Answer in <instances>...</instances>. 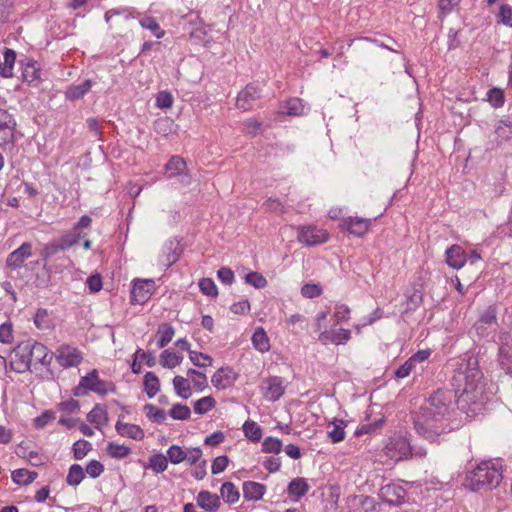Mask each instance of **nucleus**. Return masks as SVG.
Here are the masks:
<instances>
[{
    "mask_svg": "<svg viewBox=\"0 0 512 512\" xmlns=\"http://www.w3.org/2000/svg\"><path fill=\"white\" fill-rule=\"evenodd\" d=\"M456 392L450 389L434 391L413 415L416 432L428 440L435 442L443 435L458 429Z\"/></svg>",
    "mask_w": 512,
    "mask_h": 512,
    "instance_id": "nucleus-1",
    "label": "nucleus"
},
{
    "mask_svg": "<svg viewBox=\"0 0 512 512\" xmlns=\"http://www.w3.org/2000/svg\"><path fill=\"white\" fill-rule=\"evenodd\" d=\"M452 385L457 390L462 389L458 396V408L468 417L481 414L490 400V394L485 389L483 373L477 366V361L468 360L465 368L462 366L455 371Z\"/></svg>",
    "mask_w": 512,
    "mask_h": 512,
    "instance_id": "nucleus-2",
    "label": "nucleus"
},
{
    "mask_svg": "<svg viewBox=\"0 0 512 512\" xmlns=\"http://www.w3.org/2000/svg\"><path fill=\"white\" fill-rule=\"evenodd\" d=\"M503 479V465L500 460H485L466 473L464 486L471 491L497 487Z\"/></svg>",
    "mask_w": 512,
    "mask_h": 512,
    "instance_id": "nucleus-3",
    "label": "nucleus"
},
{
    "mask_svg": "<svg viewBox=\"0 0 512 512\" xmlns=\"http://www.w3.org/2000/svg\"><path fill=\"white\" fill-rule=\"evenodd\" d=\"M88 392H94L104 397L116 392V385L112 381H106L99 377L96 369L81 377L79 384L74 388L73 394L77 397L85 396Z\"/></svg>",
    "mask_w": 512,
    "mask_h": 512,
    "instance_id": "nucleus-4",
    "label": "nucleus"
},
{
    "mask_svg": "<svg viewBox=\"0 0 512 512\" xmlns=\"http://www.w3.org/2000/svg\"><path fill=\"white\" fill-rule=\"evenodd\" d=\"M385 456L393 461H402L412 456V446L403 436H392L383 448Z\"/></svg>",
    "mask_w": 512,
    "mask_h": 512,
    "instance_id": "nucleus-5",
    "label": "nucleus"
},
{
    "mask_svg": "<svg viewBox=\"0 0 512 512\" xmlns=\"http://www.w3.org/2000/svg\"><path fill=\"white\" fill-rule=\"evenodd\" d=\"M259 390L264 399L276 402L284 395L286 385L282 377L269 376L261 381Z\"/></svg>",
    "mask_w": 512,
    "mask_h": 512,
    "instance_id": "nucleus-6",
    "label": "nucleus"
},
{
    "mask_svg": "<svg viewBox=\"0 0 512 512\" xmlns=\"http://www.w3.org/2000/svg\"><path fill=\"white\" fill-rule=\"evenodd\" d=\"M297 239L304 245L315 246L327 242L329 233L325 229L313 225L301 226L298 228Z\"/></svg>",
    "mask_w": 512,
    "mask_h": 512,
    "instance_id": "nucleus-7",
    "label": "nucleus"
},
{
    "mask_svg": "<svg viewBox=\"0 0 512 512\" xmlns=\"http://www.w3.org/2000/svg\"><path fill=\"white\" fill-rule=\"evenodd\" d=\"M28 344V357L30 360V366H34L37 368V365L48 366L50 365L53 354L48 350V348L35 340L28 339L25 340Z\"/></svg>",
    "mask_w": 512,
    "mask_h": 512,
    "instance_id": "nucleus-8",
    "label": "nucleus"
},
{
    "mask_svg": "<svg viewBox=\"0 0 512 512\" xmlns=\"http://www.w3.org/2000/svg\"><path fill=\"white\" fill-rule=\"evenodd\" d=\"M28 344L26 341L20 342L10 354L9 368L17 373H24L31 369L28 357Z\"/></svg>",
    "mask_w": 512,
    "mask_h": 512,
    "instance_id": "nucleus-9",
    "label": "nucleus"
},
{
    "mask_svg": "<svg viewBox=\"0 0 512 512\" xmlns=\"http://www.w3.org/2000/svg\"><path fill=\"white\" fill-rule=\"evenodd\" d=\"M378 495L382 502L390 506H399L405 502L407 492L400 484L388 483L380 488Z\"/></svg>",
    "mask_w": 512,
    "mask_h": 512,
    "instance_id": "nucleus-10",
    "label": "nucleus"
},
{
    "mask_svg": "<svg viewBox=\"0 0 512 512\" xmlns=\"http://www.w3.org/2000/svg\"><path fill=\"white\" fill-rule=\"evenodd\" d=\"M56 359L63 368H70L78 366L82 362L83 356L78 348L62 344L56 350Z\"/></svg>",
    "mask_w": 512,
    "mask_h": 512,
    "instance_id": "nucleus-11",
    "label": "nucleus"
},
{
    "mask_svg": "<svg viewBox=\"0 0 512 512\" xmlns=\"http://www.w3.org/2000/svg\"><path fill=\"white\" fill-rule=\"evenodd\" d=\"M16 120L7 110L0 109V146L14 142Z\"/></svg>",
    "mask_w": 512,
    "mask_h": 512,
    "instance_id": "nucleus-12",
    "label": "nucleus"
},
{
    "mask_svg": "<svg viewBox=\"0 0 512 512\" xmlns=\"http://www.w3.org/2000/svg\"><path fill=\"white\" fill-rule=\"evenodd\" d=\"M346 504L348 512H378V504L375 499L370 496H349Z\"/></svg>",
    "mask_w": 512,
    "mask_h": 512,
    "instance_id": "nucleus-13",
    "label": "nucleus"
},
{
    "mask_svg": "<svg viewBox=\"0 0 512 512\" xmlns=\"http://www.w3.org/2000/svg\"><path fill=\"white\" fill-rule=\"evenodd\" d=\"M495 326H497V309L494 305H491L482 312L475 322L474 328L479 336L485 337L488 336L489 329Z\"/></svg>",
    "mask_w": 512,
    "mask_h": 512,
    "instance_id": "nucleus-14",
    "label": "nucleus"
},
{
    "mask_svg": "<svg viewBox=\"0 0 512 512\" xmlns=\"http://www.w3.org/2000/svg\"><path fill=\"white\" fill-rule=\"evenodd\" d=\"M155 290L153 280H136L131 290V302L137 304L146 303Z\"/></svg>",
    "mask_w": 512,
    "mask_h": 512,
    "instance_id": "nucleus-15",
    "label": "nucleus"
},
{
    "mask_svg": "<svg viewBox=\"0 0 512 512\" xmlns=\"http://www.w3.org/2000/svg\"><path fill=\"white\" fill-rule=\"evenodd\" d=\"M260 97V89L253 84H248L238 93L236 107L242 111H249Z\"/></svg>",
    "mask_w": 512,
    "mask_h": 512,
    "instance_id": "nucleus-16",
    "label": "nucleus"
},
{
    "mask_svg": "<svg viewBox=\"0 0 512 512\" xmlns=\"http://www.w3.org/2000/svg\"><path fill=\"white\" fill-rule=\"evenodd\" d=\"M341 228L355 236H363L371 226V219L349 216L342 219Z\"/></svg>",
    "mask_w": 512,
    "mask_h": 512,
    "instance_id": "nucleus-17",
    "label": "nucleus"
},
{
    "mask_svg": "<svg viewBox=\"0 0 512 512\" xmlns=\"http://www.w3.org/2000/svg\"><path fill=\"white\" fill-rule=\"evenodd\" d=\"M32 255V244L24 242L19 248L11 252L7 259L6 265L11 269L22 267L24 262Z\"/></svg>",
    "mask_w": 512,
    "mask_h": 512,
    "instance_id": "nucleus-18",
    "label": "nucleus"
},
{
    "mask_svg": "<svg viewBox=\"0 0 512 512\" xmlns=\"http://www.w3.org/2000/svg\"><path fill=\"white\" fill-rule=\"evenodd\" d=\"M196 504L205 512H217L221 506V500L217 494L202 490L196 496Z\"/></svg>",
    "mask_w": 512,
    "mask_h": 512,
    "instance_id": "nucleus-19",
    "label": "nucleus"
},
{
    "mask_svg": "<svg viewBox=\"0 0 512 512\" xmlns=\"http://www.w3.org/2000/svg\"><path fill=\"white\" fill-rule=\"evenodd\" d=\"M310 490V485L303 477L292 479L287 486V493L293 502H298Z\"/></svg>",
    "mask_w": 512,
    "mask_h": 512,
    "instance_id": "nucleus-20",
    "label": "nucleus"
},
{
    "mask_svg": "<svg viewBox=\"0 0 512 512\" xmlns=\"http://www.w3.org/2000/svg\"><path fill=\"white\" fill-rule=\"evenodd\" d=\"M236 374L231 368H220L212 376L211 382L214 387L224 390L234 384Z\"/></svg>",
    "mask_w": 512,
    "mask_h": 512,
    "instance_id": "nucleus-21",
    "label": "nucleus"
},
{
    "mask_svg": "<svg viewBox=\"0 0 512 512\" xmlns=\"http://www.w3.org/2000/svg\"><path fill=\"white\" fill-rule=\"evenodd\" d=\"M446 263L453 269L462 268L467 262V256L464 249L459 245L450 246L446 252Z\"/></svg>",
    "mask_w": 512,
    "mask_h": 512,
    "instance_id": "nucleus-22",
    "label": "nucleus"
},
{
    "mask_svg": "<svg viewBox=\"0 0 512 512\" xmlns=\"http://www.w3.org/2000/svg\"><path fill=\"white\" fill-rule=\"evenodd\" d=\"M351 338V332L348 329L340 328L338 330H325L320 333L319 340L323 344L331 342L335 345L345 344Z\"/></svg>",
    "mask_w": 512,
    "mask_h": 512,
    "instance_id": "nucleus-23",
    "label": "nucleus"
},
{
    "mask_svg": "<svg viewBox=\"0 0 512 512\" xmlns=\"http://www.w3.org/2000/svg\"><path fill=\"white\" fill-rule=\"evenodd\" d=\"M117 433L122 437H128L140 441L145 437L144 430L136 424H130L118 420L115 425Z\"/></svg>",
    "mask_w": 512,
    "mask_h": 512,
    "instance_id": "nucleus-24",
    "label": "nucleus"
},
{
    "mask_svg": "<svg viewBox=\"0 0 512 512\" xmlns=\"http://www.w3.org/2000/svg\"><path fill=\"white\" fill-rule=\"evenodd\" d=\"M364 42L373 43L381 48H384V49H387L389 51L396 52V53H399V51H400L399 49H397L391 45H388L384 42H381L380 40H378L376 38H371V37H358L355 39H351L348 42V46L349 47L354 46L356 51H366V47H365V45H363Z\"/></svg>",
    "mask_w": 512,
    "mask_h": 512,
    "instance_id": "nucleus-25",
    "label": "nucleus"
},
{
    "mask_svg": "<svg viewBox=\"0 0 512 512\" xmlns=\"http://www.w3.org/2000/svg\"><path fill=\"white\" fill-rule=\"evenodd\" d=\"M265 491V485L258 482L247 481L243 484V495L246 500H260L263 497Z\"/></svg>",
    "mask_w": 512,
    "mask_h": 512,
    "instance_id": "nucleus-26",
    "label": "nucleus"
},
{
    "mask_svg": "<svg viewBox=\"0 0 512 512\" xmlns=\"http://www.w3.org/2000/svg\"><path fill=\"white\" fill-rule=\"evenodd\" d=\"M92 87V81L87 79L80 84L70 85L66 91L65 96L69 100H78L87 94Z\"/></svg>",
    "mask_w": 512,
    "mask_h": 512,
    "instance_id": "nucleus-27",
    "label": "nucleus"
},
{
    "mask_svg": "<svg viewBox=\"0 0 512 512\" xmlns=\"http://www.w3.org/2000/svg\"><path fill=\"white\" fill-rule=\"evenodd\" d=\"M87 420L89 423L95 425L97 429H100L102 425L108 421V413L104 406L96 404L93 409L87 414Z\"/></svg>",
    "mask_w": 512,
    "mask_h": 512,
    "instance_id": "nucleus-28",
    "label": "nucleus"
},
{
    "mask_svg": "<svg viewBox=\"0 0 512 512\" xmlns=\"http://www.w3.org/2000/svg\"><path fill=\"white\" fill-rule=\"evenodd\" d=\"M251 341L253 347L261 353H265L270 349L269 338L262 327H258L255 329Z\"/></svg>",
    "mask_w": 512,
    "mask_h": 512,
    "instance_id": "nucleus-29",
    "label": "nucleus"
},
{
    "mask_svg": "<svg viewBox=\"0 0 512 512\" xmlns=\"http://www.w3.org/2000/svg\"><path fill=\"white\" fill-rule=\"evenodd\" d=\"M139 24L143 29L149 30L158 39H161L165 36V30L161 28L157 19L153 16H142L139 19Z\"/></svg>",
    "mask_w": 512,
    "mask_h": 512,
    "instance_id": "nucleus-30",
    "label": "nucleus"
},
{
    "mask_svg": "<svg viewBox=\"0 0 512 512\" xmlns=\"http://www.w3.org/2000/svg\"><path fill=\"white\" fill-rule=\"evenodd\" d=\"M22 65V76L24 81L32 83L40 78V69L38 63L32 59H27Z\"/></svg>",
    "mask_w": 512,
    "mask_h": 512,
    "instance_id": "nucleus-31",
    "label": "nucleus"
},
{
    "mask_svg": "<svg viewBox=\"0 0 512 512\" xmlns=\"http://www.w3.org/2000/svg\"><path fill=\"white\" fill-rule=\"evenodd\" d=\"M65 247L59 239L53 240L44 245L41 250L42 261L44 262V268H47V262L56 254L65 251Z\"/></svg>",
    "mask_w": 512,
    "mask_h": 512,
    "instance_id": "nucleus-32",
    "label": "nucleus"
},
{
    "mask_svg": "<svg viewBox=\"0 0 512 512\" xmlns=\"http://www.w3.org/2000/svg\"><path fill=\"white\" fill-rule=\"evenodd\" d=\"M304 112L305 105L300 98H291L281 106V113L288 116H301Z\"/></svg>",
    "mask_w": 512,
    "mask_h": 512,
    "instance_id": "nucleus-33",
    "label": "nucleus"
},
{
    "mask_svg": "<svg viewBox=\"0 0 512 512\" xmlns=\"http://www.w3.org/2000/svg\"><path fill=\"white\" fill-rule=\"evenodd\" d=\"M186 162L180 156H173L167 162L165 168L169 179L181 175L186 170Z\"/></svg>",
    "mask_w": 512,
    "mask_h": 512,
    "instance_id": "nucleus-34",
    "label": "nucleus"
},
{
    "mask_svg": "<svg viewBox=\"0 0 512 512\" xmlns=\"http://www.w3.org/2000/svg\"><path fill=\"white\" fill-rule=\"evenodd\" d=\"M144 391L149 398H153L160 390V380L154 372H147L143 379Z\"/></svg>",
    "mask_w": 512,
    "mask_h": 512,
    "instance_id": "nucleus-35",
    "label": "nucleus"
},
{
    "mask_svg": "<svg viewBox=\"0 0 512 512\" xmlns=\"http://www.w3.org/2000/svg\"><path fill=\"white\" fill-rule=\"evenodd\" d=\"M509 350L510 349L508 347L500 343L498 351V363L501 370H503L505 374L512 378V354H510Z\"/></svg>",
    "mask_w": 512,
    "mask_h": 512,
    "instance_id": "nucleus-36",
    "label": "nucleus"
},
{
    "mask_svg": "<svg viewBox=\"0 0 512 512\" xmlns=\"http://www.w3.org/2000/svg\"><path fill=\"white\" fill-rule=\"evenodd\" d=\"M173 388L175 393L183 399H188L192 395L190 381L183 376L177 375L173 378Z\"/></svg>",
    "mask_w": 512,
    "mask_h": 512,
    "instance_id": "nucleus-37",
    "label": "nucleus"
},
{
    "mask_svg": "<svg viewBox=\"0 0 512 512\" xmlns=\"http://www.w3.org/2000/svg\"><path fill=\"white\" fill-rule=\"evenodd\" d=\"M4 62H1V76L10 78L13 76V68L16 61V53L13 49L5 48Z\"/></svg>",
    "mask_w": 512,
    "mask_h": 512,
    "instance_id": "nucleus-38",
    "label": "nucleus"
},
{
    "mask_svg": "<svg viewBox=\"0 0 512 512\" xmlns=\"http://www.w3.org/2000/svg\"><path fill=\"white\" fill-rule=\"evenodd\" d=\"M34 324L40 330H52L54 328V321L46 309L40 308L36 311L34 316Z\"/></svg>",
    "mask_w": 512,
    "mask_h": 512,
    "instance_id": "nucleus-39",
    "label": "nucleus"
},
{
    "mask_svg": "<svg viewBox=\"0 0 512 512\" xmlns=\"http://www.w3.org/2000/svg\"><path fill=\"white\" fill-rule=\"evenodd\" d=\"M11 477L16 484L28 485L38 477V473L21 468L14 470L11 474Z\"/></svg>",
    "mask_w": 512,
    "mask_h": 512,
    "instance_id": "nucleus-40",
    "label": "nucleus"
},
{
    "mask_svg": "<svg viewBox=\"0 0 512 512\" xmlns=\"http://www.w3.org/2000/svg\"><path fill=\"white\" fill-rule=\"evenodd\" d=\"M330 426H332V429L328 431V437L331 441L333 443L343 441L345 438L346 422L341 419H336L330 424Z\"/></svg>",
    "mask_w": 512,
    "mask_h": 512,
    "instance_id": "nucleus-41",
    "label": "nucleus"
},
{
    "mask_svg": "<svg viewBox=\"0 0 512 512\" xmlns=\"http://www.w3.org/2000/svg\"><path fill=\"white\" fill-rule=\"evenodd\" d=\"M146 417L153 423L162 424L166 420V412L153 404H146L143 407Z\"/></svg>",
    "mask_w": 512,
    "mask_h": 512,
    "instance_id": "nucleus-42",
    "label": "nucleus"
},
{
    "mask_svg": "<svg viewBox=\"0 0 512 512\" xmlns=\"http://www.w3.org/2000/svg\"><path fill=\"white\" fill-rule=\"evenodd\" d=\"M86 236L85 233H82L81 231L76 230V228L73 226V228L66 233H64L60 238V242L63 244L65 249H69L70 247L76 245L82 238Z\"/></svg>",
    "mask_w": 512,
    "mask_h": 512,
    "instance_id": "nucleus-43",
    "label": "nucleus"
},
{
    "mask_svg": "<svg viewBox=\"0 0 512 512\" xmlns=\"http://www.w3.org/2000/svg\"><path fill=\"white\" fill-rule=\"evenodd\" d=\"M157 334L159 335V340H158L157 345L159 348H163L168 343L171 342V340L175 334V330L170 324L163 323L159 326Z\"/></svg>",
    "mask_w": 512,
    "mask_h": 512,
    "instance_id": "nucleus-44",
    "label": "nucleus"
},
{
    "mask_svg": "<svg viewBox=\"0 0 512 512\" xmlns=\"http://www.w3.org/2000/svg\"><path fill=\"white\" fill-rule=\"evenodd\" d=\"M243 432L245 436L252 442L260 441L262 437L261 427L252 420H247L243 425Z\"/></svg>",
    "mask_w": 512,
    "mask_h": 512,
    "instance_id": "nucleus-45",
    "label": "nucleus"
},
{
    "mask_svg": "<svg viewBox=\"0 0 512 512\" xmlns=\"http://www.w3.org/2000/svg\"><path fill=\"white\" fill-rule=\"evenodd\" d=\"M85 478V473L81 465L73 464L70 466L66 482L70 486H78Z\"/></svg>",
    "mask_w": 512,
    "mask_h": 512,
    "instance_id": "nucleus-46",
    "label": "nucleus"
},
{
    "mask_svg": "<svg viewBox=\"0 0 512 512\" xmlns=\"http://www.w3.org/2000/svg\"><path fill=\"white\" fill-rule=\"evenodd\" d=\"M216 406V400L212 396H205L194 402V412L199 415L206 414Z\"/></svg>",
    "mask_w": 512,
    "mask_h": 512,
    "instance_id": "nucleus-47",
    "label": "nucleus"
},
{
    "mask_svg": "<svg viewBox=\"0 0 512 512\" xmlns=\"http://www.w3.org/2000/svg\"><path fill=\"white\" fill-rule=\"evenodd\" d=\"M221 497L227 503H235L239 500V491L231 482H225L220 489Z\"/></svg>",
    "mask_w": 512,
    "mask_h": 512,
    "instance_id": "nucleus-48",
    "label": "nucleus"
},
{
    "mask_svg": "<svg viewBox=\"0 0 512 512\" xmlns=\"http://www.w3.org/2000/svg\"><path fill=\"white\" fill-rule=\"evenodd\" d=\"M168 458L161 453L154 454L149 458L147 468L152 469L155 473H162L167 469Z\"/></svg>",
    "mask_w": 512,
    "mask_h": 512,
    "instance_id": "nucleus-49",
    "label": "nucleus"
},
{
    "mask_svg": "<svg viewBox=\"0 0 512 512\" xmlns=\"http://www.w3.org/2000/svg\"><path fill=\"white\" fill-rule=\"evenodd\" d=\"M169 416L174 420H188L191 416V410L187 405L177 403L172 406L168 412Z\"/></svg>",
    "mask_w": 512,
    "mask_h": 512,
    "instance_id": "nucleus-50",
    "label": "nucleus"
},
{
    "mask_svg": "<svg viewBox=\"0 0 512 512\" xmlns=\"http://www.w3.org/2000/svg\"><path fill=\"white\" fill-rule=\"evenodd\" d=\"M107 453L112 458L121 459L127 457L131 453V449L123 444L109 442L107 445Z\"/></svg>",
    "mask_w": 512,
    "mask_h": 512,
    "instance_id": "nucleus-51",
    "label": "nucleus"
},
{
    "mask_svg": "<svg viewBox=\"0 0 512 512\" xmlns=\"http://www.w3.org/2000/svg\"><path fill=\"white\" fill-rule=\"evenodd\" d=\"M72 450L74 458L81 460L92 450V444L86 440H78L73 444Z\"/></svg>",
    "mask_w": 512,
    "mask_h": 512,
    "instance_id": "nucleus-52",
    "label": "nucleus"
},
{
    "mask_svg": "<svg viewBox=\"0 0 512 512\" xmlns=\"http://www.w3.org/2000/svg\"><path fill=\"white\" fill-rule=\"evenodd\" d=\"M282 447V441L274 437H267L262 443V451L264 453L278 454L282 451Z\"/></svg>",
    "mask_w": 512,
    "mask_h": 512,
    "instance_id": "nucleus-53",
    "label": "nucleus"
},
{
    "mask_svg": "<svg viewBox=\"0 0 512 512\" xmlns=\"http://www.w3.org/2000/svg\"><path fill=\"white\" fill-rule=\"evenodd\" d=\"M487 101L494 107V108H500L504 105L505 102V96L504 92L499 88H492L488 90L487 94Z\"/></svg>",
    "mask_w": 512,
    "mask_h": 512,
    "instance_id": "nucleus-54",
    "label": "nucleus"
},
{
    "mask_svg": "<svg viewBox=\"0 0 512 512\" xmlns=\"http://www.w3.org/2000/svg\"><path fill=\"white\" fill-rule=\"evenodd\" d=\"M167 458L172 464H179L186 459V451L178 445H172L167 450Z\"/></svg>",
    "mask_w": 512,
    "mask_h": 512,
    "instance_id": "nucleus-55",
    "label": "nucleus"
},
{
    "mask_svg": "<svg viewBox=\"0 0 512 512\" xmlns=\"http://www.w3.org/2000/svg\"><path fill=\"white\" fill-rule=\"evenodd\" d=\"M174 98L168 91H160L156 95L155 106L159 109H169L172 107Z\"/></svg>",
    "mask_w": 512,
    "mask_h": 512,
    "instance_id": "nucleus-56",
    "label": "nucleus"
},
{
    "mask_svg": "<svg viewBox=\"0 0 512 512\" xmlns=\"http://www.w3.org/2000/svg\"><path fill=\"white\" fill-rule=\"evenodd\" d=\"M55 418H56V416H55V412L54 411H52V410H45V411H43L41 413V415H39L38 417H36L33 420V426L36 429H42L45 426H47L49 423L54 421Z\"/></svg>",
    "mask_w": 512,
    "mask_h": 512,
    "instance_id": "nucleus-57",
    "label": "nucleus"
},
{
    "mask_svg": "<svg viewBox=\"0 0 512 512\" xmlns=\"http://www.w3.org/2000/svg\"><path fill=\"white\" fill-rule=\"evenodd\" d=\"M245 281L247 284L261 289L267 286L266 278L259 272H250L245 276Z\"/></svg>",
    "mask_w": 512,
    "mask_h": 512,
    "instance_id": "nucleus-58",
    "label": "nucleus"
},
{
    "mask_svg": "<svg viewBox=\"0 0 512 512\" xmlns=\"http://www.w3.org/2000/svg\"><path fill=\"white\" fill-rule=\"evenodd\" d=\"M189 358L195 366L206 367L212 364V358L204 353L189 351Z\"/></svg>",
    "mask_w": 512,
    "mask_h": 512,
    "instance_id": "nucleus-59",
    "label": "nucleus"
},
{
    "mask_svg": "<svg viewBox=\"0 0 512 512\" xmlns=\"http://www.w3.org/2000/svg\"><path fill=\"white\" fill-rule=\"evenodd\" d=\"M498 22L512 27V7L508 4H502L497 15Z\"/></svg>",
    "mask_w": 512,
    "mask_h": 512,
    "instance_id": "nucleus-60",
    "label": "nucleus"
},
{
    "mask_svg": "<svg viewBox=\"0 0 512 512\" xmlns=\"http://www.w3.org/2000/svg\"><path fill=\"white\" fill-rule=\"evenodd\" d=\"M199 288L204 295L215 297L218 295L217 287L210 278H203L199 282Z\"/></svg>",
    "mask_w": 512,
    "mask_h": 512,
    "instance_id": "nucleus-61",
    "label": "nucleus"
},
{
    "mask_svg": "<svg viewBox=\"0 0 512 512\" xmlns=\"http://www.w3.org/2000/svg\"><path fill=\"white\" fill-rule=\"evenodd\" d=\"M334 318L336 320L335 325L348 321L350 318V308L346 304H336Z\"/></svg>",
    "mask_w": 512,
    "mask_h": 512,
    "instance_id": "nucleus-62",
    "label": "nucleus"
},
{
    "mask_svg": "<svg viewBox=\"0 0 512 512\" xmlns=\"http://www.w3.org/2000/svg\"><path fill=\"white\" fill-rule=\"evenodd\" d=\"M14 340L13 326L11 322H5L0 325V342L10 344Z\"/></svg>",
    "mask_w": 512,
    "mask_h": 512,
    "instance_id": "nucleus-63",
    "label": "nucleus"
},
{
    "mask_svg": "<svg viewBox=\"0 0 512 512\" xmlns=\"http://www.w3.org/2000/svg\"><path fill=\"white\" fill-rule=\"evenodd\" d=\"M301 294L306 298H316L322 294V288L318 284H305L301 288Z\"/></svg>",
    "mask_w": 512,
    "mask_h": 512,
    "instance_id": "nucleus-64",
    "label": "nucleus"
}]
</instances>
